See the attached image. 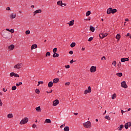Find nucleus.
Listing matches in <instances>:
<instances>
[{"mask_svg":"<svg viewBox=\"0 0 131 131\" xmlns=\"http://www.w3.org/2000/svg\"><path fill=\"white\" fill-rule=\"evenodd\" d=\"M82 51H84L85 50V48H82Z\"/></svg>","mask_w":131,"mask_h":131,"instance_id":"0e129e2a","label":"nucleus"},{"mask_svg":"<svg viewBox=\"0 0 131 131\" xmlns=\"http://www.w3.org/2000/svg\"><path fill=\"white\" fill-rule=\"evenodd\" d=\"M76 44L75 43V42H72L70 46L71 48H74V46L76 45Z\"/></svg>","mask_w":131,"mask_h":131,"instance_id":"7c9ffc66","label":"nucleus"},{"mask_svg":"<svg viewBox=\"0 0 131 131\" xmlns=\"http://www.w3.org/2000/svg\"><path fill=\"white\" fill-rule=\"evenodd\" d=\"M126 61V60L125 59V58H121V62H125Z\"/></svg>","mask_w":131,"mask_h":131,"instance_id":"79ce46f5","label":"nucleus"},{"mask_svg":"<svg viewBox=\"0 0 131 131\" xmlns=\"http://www.w3.org/2000/svg\"><path fill=\"white\" fill-rule=\"evenodd\" d=\"M0 106H3V102H2V100L0 98Z\"/></svg>","mask_w":131,"mask_h":131,"instance_id":"603ef678","label":"nucleus"},{"mask_svg":"<svg viewBox=\"0 0 131 131\" xmlns=\"http://www.w3.org/2000/svg\"><path fill=\"white\" fill-rule=\"evenodd\" d=\"M66 6V4H63V3L61 4V7H65Z\"/></svg>","mask_w":131,"mask_h":131,"instance_id":"864d4df0","label":"nucleus"},{"mask_svg":"<svg viewBox=\"0 0 131 131\" xmlns=\"http://www.w3.org/2000/svg\"><path fill=\"white\" fill-rule=\"evenodd\" d=\"M74 115H78V113H74Z\"/></svg>","mask_w":131,"mask_h":131,"instance_id":"e2e57ef3","label":"nucleus"},{"mask_svg":"<svg viewBox=\"0 0 131 131\" xmlns=\"http://www.w3.org/2000/svg\"><path fill=\"white\" fill-rule=\"evenodd\" d=\"M125 21H126V22H127V21H128V18H126V19H125Z\"/></svg>","mask_w":131,"mask_h":131,"instance_id":"338daca9","label":"nucleus"},{"mask_svg":"<svg viewBox=\"0 0 131 131\" xmlns=\"http://www.w3.org/2000/svg\"><path fill=\"white\" fill-rule=\"evenodd\" d=\"M36 48H37V45L36 44L32 45L31 47V50H33V49H36Z\"/></svg>","mask_w":131,"mask_h":131,"instance_id":"a211bd4d","label":"nucleus"},{"mask_svg":"<svg viewBox=\"0 0 131 131\" xmlns=\"http://www.w3.org/2000/svg\"><path fill=\"white\" fill-rule=\"evenodd\" d=\"M6 10H7V11H10L11 8L10 7H7Z\"/></svg>","mask_w":131,"mask_h":131,"instance_id":"5fc2aeb1","label":"nucleus"},{"mask_svg":"<svg viewBox=\"0 0 131 131\" xmlns=\"http://www.w3.org/2000/svg\"><path fill=\"white\" fill-rule=\"evenodd\" d=\"M45 122H47V123H51V122H52V121H51V120L50 119H47L45 120Z\"/></svg>","mask_w":131,"mask_h":131,"instance_id":"bb28decb","label":"nucleus"},{"mask_svg":"<svg viewBox=\"0 0 131 131\" xmlns=\"http://www.w3.org/2000/svg\"><path fill=\"white\" fill-rule=\"evenodd\" d=\"M17 87L16 86H13L12 87V91H15V90H16Z\"/></svg>","mask_w":131,"mask_h":131,"instance_id":"4c0bfd02","label":"nucleus"},{"mask_svg":"<svg viewBox=\"0 0 131 131\" xmlns=\"http://www.w3.org/2000/svg\"><path fill=\"white\" fill-rule=\"evenodd\" d=\"M105 119H107V120H110L111 118L110 117H109V116H106L105 117Z\"/></svg>","mask_w":131,"mask_h":131,"instance_id":"c9c22d12","label":"nucleus"},{"mask_svg":"<svg viewBox=\"0 0 131 131\" xmlns=\"http://www.w3.org/2000/svg\"><path fill=\"white\" fill-rule=\"evenodd\" d=\"M14 49H15V46H14V45H11L8 47L9 51H13Z\"/></svg>","mask_w":131,"mask_h":131,"instance_id":"1a4fd4ad","label":"nucleus"},{"mask_svg":"<svg viewBox=\"0 0 131 131\" xmlns=\"http://www.w3.org/2000/svg\"><path fill=\"white\" fill-rule=\"evenodd\" d=\"M8 118H13V114H9L7 115Z\"/></svg>","mask_w":131,"mask_h":131,"instance_id":"a878e982","label":"nucleus"},{"mask_svg":"<svg viewBox=\"0 0 131 131\" xmlns=\"http://www.w3.org/2000/svg\"><path fill=\"white\" fill-rule=\"evenodd\" d=\"M112 11V8H110L107 9L106 13L108 14V15H110V14H111Z\"/></svg>","mask_w":131,"mask_h":131,"instance_id":"ddd939ff","label":"nucleus"},{"mask_svg":"<svg viewBox=\"0 0 131 131\" xmlns=\"http://www.w3.org/2000/svg\"><path fill=\"white\" fill-rule=\"evenodd\" d=\"M37 112H41V108H40V106H38L35 108Z\"/></svg>","mask_w":131,"mask_h":131,"instance_id":"6ab92c4d","label":"nucleus"},{"mask_svg":"<svg viewBox=\"0 0 131 131\" xmlns=\"http://www.w3.org/2000/svg\"><path fill=\"white\" fill-rule=\"evenodd\" d=\"M107 35H108V34H107V33L100 34L99 37H100V38L103 39V38H104V37H106V36H107Z\"/></svg>","mask_w":131,"mask_h":131,"instance_id":"6e6552de","label":"nucleus"},{"mask_svg":"<svg viewBox=\"0 0 131 131\" xmlns=\"http://www.w3.org/2000/svg\"><path fill=\"white\" fill-rule=\"evenodd\" d=\"M41 12V10H40V9H38V10H37L35 11L34 12V16H35L36 14H39Z\"/></svg>","mask_w":131,"mask_h":131,"instance_id":"4468645a","label":"nucleus"},{"mask_svg":"<svg viewBox=\"0 0 131 131\" xmlns=\"http://www.w3.org/2000/svg\"><path fill=\"white\" fill-rule=\"evenodd\" d=\"M63 2H62V1H58V2H57V5H58V6H60V7H61V6H62V3Z\"/></svg>","mask_w":131,"mask_h":131,"instance_id":"5701e85b","label":"nucleus"},{"mask_svg":"<svg viewBox=\"0 0 131 131\" xmlns=\"http://www.w3.org/2000/svg\"><path fill=\"white\" fill-rule=\"evenodd\" d=\"M65 85H70V82H66L65 83Z\"/></svg>","mask_w":131,"mask_h":131,"instance_id":"de8ad7c7","label":"nucleus"},{"mask_svg":"<svg viewBox=\"0 0 131 131\" xmlns=\"http://www.w3.org/2000/svg\"><path fill=\"white\" fill-rule=\"evenodd\" d=\"M6 30L7 31H9V32H10V30L9 29H6Z\"/></svg>","mask_w":131,"mask_h":131,"instance_id":"680f3d73","label":"nucleus"},{"mask_svg":"<svg viewBox=\"0 0 131 131\" xmlns=\"http://www.w3.org/2000/svg\"><path fill=\"white\" fill-rule=\"evenodd\" d=\"M22 85V82H19L18 83H16V86H19V85Z\"/></svg>","mask_w":131,"mask_h":131,"instance_id":"e433bc0d","label":"nucleus"},{"mask_svg":"<svg viewBox=\"0 0 131 131\" xmlns=\"http://www.w3.org/2000/svg\"><path fill=\"white\" fill-rule=\"evenodd\" d=\"M14 29H11L10 31V32H11V33H14Z\"/></svg>","mask_w":131,"mask_h":131,"instance_id":"3c124183","label":"nucleus"},{"mask_svg":"<svg viewBox=\"0 0 131 131\" xmlns=\"http://www.w3.org/2000/svg\"><path fill=\"white\" fill-rule=\"evenodd\" d=\"M68 24H69L70 26H73V25H74V20H71Z\"/></svg>","mask_w":131,"mask_h":131,"instance_id":"2eb2a0df","label":"nucleus"},{"mask_svg":"<svg viewBox=\"0 0 131 131\" xmlns=\"http://www.w3.org/2000/svg\"><path fill=\"white\" fill-rule=\"evenodd\" d=\"M125 112V111H123V110H121V113H122V115H123V113Z\"/></svg>","mask_w":131,"mask_h":131,"instance_id":"13d9d810","label":"nucleus"},{"mask_svg":"<svg viewBox=\"0 0 131 131\" xmlns=\"http://www.w3.org/2000/svg\"><path fill=\"white\" fill-rule=\"evenodd\" d=\"M10 76L11 77H13V76H15V73L12 72L10 74Z\"/></svg>","mask_w":131,"mask_h":131,"instance_id":"473e14b6","label":"nucleus"},{"mask_svg":"<svg viewBox=\"0 0 131 131\" xmlns=\"http://www.w3.org/2000/svg\"><path fill=\"white\" fill-rule=\"evenodd\" d=\"M53 58H58L59 57V54L58 53H55L53 55Z\"/></svg>","mask_w":131,"mask_h":131,"instance_id":"4be33fe9","label":"nucleus"},{"mask_svg":"<svg viewBox=\"0 0 131 131\" xmlns=\"http://www.w3.org/2000/svg\"><path fill=\"white\" fill-rule=\"evenodd\" d=\"M90 93H92V88L91 86L88 87V89L84 91V95H86V94H90Z\"/></svg>","mask_w":131,"mask_h":131,"instance_id":"39448f33","label":"nucleus"},{"mask_svg":"<svg viewBox=\"0 0 131 131\" xmlns=\"http://www.w3.org/2000/svg\"><path fill=\"white\" fill-rule=\"evenodd\" d=\"M62 74H63L62 70L60 71H57V75L58 76H61V75H62Z\"/></svg>","mask_w":131,"mask_h":131,"instance_id":"dca6fc26","label":"nucleus"},{"mask_svg":"<svg viewBox=\"0 0 131 131\" xmlns=\"http://www.w3.org/2000/svg\"><path fill=\"white\" fill-rule=\"evenodd\" d=\"M73 62H75V61H73V59L70 61L71 64H73Z\"/></svg>","mask_w":131,"mask_h":131,"instance_id":"bf43d9fd","label":"nucleus"},{"mask_svg":"<svg viewBox=\"0 0 131 131\" xmlns=\"http://www.w3.org/2000/svg\"><path fill=\"white\" fill-rule=\"evenodd\" d=\"M112 65H114L115 67H116V61L114 60L112 62Z\"/></svg>","mask_w":131,"mask_h":131,"instance_id":"72a5a7b5","label":"nucleus"},{"mask_svg":"<svg viewBox=\"0 0 131 131\" xmlns=\"http://www.w3.org/2000/svg\"><path fill=\"white\" fill-rule=\"evenodd\" d=\"M64 126H65V124H62L60 126V128H63V127H64Z\"/></svg>","mask_w":131,"mask_h":131,"instance_id":"4d7b16f0","label":"nucleus"},{"mask_svg":"<svg viewBox=\"0 0 131 131\" xmlns=\"http://www.w3.org/2000/svg\"><path fill=\"white\" fill-rule=\"evenodd\" d=\"M91 15V11H88L86 13V17H88V16H90Z\"/></svg>","mask_w":131,"mask_h":131,"instance_id":"2f4dec72","label":"nucleus"},{"mask_svg":"<svg viewBox=\"0 0 131 131\" xmlns=\"http://www.w3.org/2000/svg\"><path fill=\"white\" fill-rule=\"evenodd\" d=\"M57 52V48H55L53 49V53H56Z\"/></svg>","mask_w":131,"mask_h":131,"instance_id":"c03bdc74","label":"nucleus"},{"mask_svg":"<svg viewBox=\"0 0 131 131\" xmlns=\"http://www.w3.org/2000/svg\"><path fill=\"white\" fill-rule=\"evenodd\" d=\"M95 71H97V68L95 66H92L90 68V72L94 73Z\"/></svg>","mask_w":131,"mask_h":131,"instance_id":"423d86ee","label":"nucleus"},{"mask_svg":"<svg viewBox=\"0 0 131 131\" xmlns=\"http://www.w3.org/2000/svg\"><path fill=\"white\" fill-rule=\"evenodd\" d=\"M116 75H117V76H119V77H121V76H122V73H117L116 74Z\"/></svg>","mask_w":131,"mask_h":131,"instance_id":"cd10ccee","label":"nucleus"},{"mask_svg":"<svg viewBox=\"0 0 131 131\" xmlns=\"http://www.w3.org/2000/svg\"><path fill=\"white\" fill-rule=\"evenodd\" d=\"M65 67L67 69H69L70 68V65L65 66Z\"/></svg>","mask_w":131,"mask_h":131,"instance_id":"8fccbe9b","label":"nucleus"},{"mask_svg":"<svg viewBox=\"0 0 131 131\" xmlns=\"http://www.w3.org/2000/svg\"><path fill=\"white\" fill-rule=\"evenodd\" d=\"M14 76L15 77H19V75H18V74H14Z\"/></svg>","mask_w":131,"mask_h":131,"instance_id":"09e8293b","label":"nucleus"},{"mask_svg":"<svg viewBox=\"0 0 131 131\" xmlns=\"http://www.w3.org/2000/svg\"><path fill=\"white\" fill-rule=\"evenodd\" d=\"M69 54H70V55H72V54H73V51H70L69 52Z\"/></svg>","mask_w":131,"mask_h":131,"instance_id":"6e6d98bb","label":"nucleus"},{"mask_svg":"<svg viewBox=\"0 0 131 131\" xmlns=\"http://www.w3.org/2000/svg\"><path fill=\"white\" fill-rule=\"evenodd\" d=\"M83 125L85 127V128H90V127H92V124L90 121L83 123Z\"/></svg>","mask_w":131,"mask_h":131,"instance_id":"f257e3e1","label":"nucleus"},{"mask_svg":"<svg viewBox=\"0 0 131 131\" xmlns=\"http://www.w3.org/2000/svg\"><path fill=\"white\" fill-rule=\"evenodd\" d=\"M16 16H17L16 13H11L10 14V18L11 19H15V18H16Z\"/></svg>","mask_w":131,"mask_h":131,"instance_id":"9b49d317","label":"nucleus"},{"mask_svg":"<svg viewBox=\"0 0 131 131\" xmlns=\"http://www.w3.org/2000/svg\"><path fill=\"white\" fill-rule=\"evenodd\" d=\"M54 85V83L52 81H50L48 83V88H52Z\"/></svg>","mask_w":131,"mask_h":131,"instance_id":"f3484780","label":"nucleus"},{"mask_svg":"<svg viewBox=\"0 0 131 131\" xmlns=\"http://www.w3.org/2000/svg\"><path fill=\"white\" fill-rule=\"evenodd\" d=\"M63 130H64V131H69V126H66L64 128Z\"/></svg>","mask_w":131,"mask_h":131,"instance_id":"c85d7f7f","label":"nucleus"},{"mask_svg":"<svg viewBox=\"0 0 131 131\" xmlns=\"http://www.w3.org/2000/svg\"><path fill=\"white\" fill-rule=\"evenodd\" d=\"M26 34L27 35L28 34H30V30H27L26 31Z\"/></svg>","mask_w":131,"mask_h":131,"instance_id":"58836bf2","label":"nucleus"},{"mask_svg":"<svg viewBox=\"0 0 131 131\" xmlns=\"http://www.w3.org/2000/svg\"><path fill=\"white\" fill-rule=\"evenodd\" d=\"M93 37H91L90 38H89L88 41H92V40H93Z\"/></svg>","mask_w":131,"mask_h":131,"instance_id":"49530a36","label":"nucleus"},{"mask_svg":"<svg viewBox=\"0 0 131 131\" xmlns=\"http://www.w3.org/2000/svg\"><path fill=\"white\" fill-rule=\"evenodd\" d=\"M38 85H37V86H38L40 84V83L41 84H42L43 83V81H38Z\"/></svg>","mask_w":131,"mask_h":131,"instance_id":"a19ab883","label":"nucleus"},{"mask_svg":"<svg viewBox=\"0 0 131 131\" xmlns=\"http://www.w3.org/2000/svg\"><path fill=\"white\" fill-rule=\"evenodd\" d=\"M124 126H125V128L126 129H127V128H128V127H130V126H131V124L129 122L126 123L124 125Z\"/></svg>","mask_w":131,"mask_h":131,"instance_id":"0eeeda50","label":"nucleus"},{"mask_svg":"<svg viewBox=\"0 0 131 131\" xmlns=\"http://www.w3.org/2000/svg\"><path fill=\"white\" fill-rule=\"evenodd\" d=\"M48 56H51V53L49 52H47L46 54V57H48Z\"/></svg>","mask_w":131,"mask_h":131,"instance_id":"f704fd0d","label":"nucleus"},{"mask_svg":"<svg viewBox=\"0 0 131 131\" xmlns=\"http://www.w3.org/2000/svg\"><path fill=\"white\" fill-rule=\"evenodd\" d=\"M124 126L123 125L121 124L120 125V127H118L117 128V129H118L119 130H122V128H123Z\"/></svg>","mask_w":131,"mask_h":131,"instance_id":"aec40b11","label":"nucleus"},{"mask_svg":"<svg viewBox=\"0 0 131 131\" xmlns=\"http://www.w3.org/2000/svg\"><path fill=\"white\" fill-rule=\"evenodd\" d=\"M125 59H126V61H128V60H129L128 58H126Z\"/></svg>","mask_w":131,"mask_h":131,"instance_id":"774afa93","label":"nucleus"},{"mask_svg":"<svg viewBox=\"0 0 131 131\" xmlns=\"http://www.w3.org/2000/svg\"><path fill=\"white\" fill-rule=\"evenodd\" d=\"M23 66V64L22 63H18L14 67V68L15 69H20V68H22Z\"/></svg>","mask_w":131,"mask_h":131,"instance_id":"f03ea898","label":"nucleus"},{"mask_svg":"<svg viewBox=\"0 0 131 131\" xmlns=\"http://www.w3.org/2000/svg\"><path fill=\"white\" fill-rule=\"evenodd\" d=\"M117 12V10L116 9H113L112 8V14H115Z\"/></svg>","mask_w":131,"mask_h":131,"instance_id":"b1692460","label":"nucleus"},{"mask_svg":"<svg viewBox=\"0 0 131 131\" xmlns=\"http://www.w3.org/2000/svg\"><path fill=\"white\" fill-rule=\"evenodd\" d=\"M58 104H59V100L58 99L54 100L53 102V106H57Z\"/></svg>","mask_w":131,"mask_h":131,"instance_id":"9d476101","label":"nucleus"},{"mask_svg":"<svg viewBox=\"0 0 131 131\" xmlns=\"http://www.w3.org/2000/svg\"><path fill=\"white\" fill-rule=\"evenodd\" d=\"M3 92H7V89H5V88H4V89H3Z\"/></svg>","mask_w":131,"mask_h":131,"instance_id":"052dcab7","label":"nucleus"},{"mask_svg":"<svg viewBox=\"0 0 131 131\" xmlns=\"http://www.w3.org/2000/svg\"><path fill=\"white\" fill-rule=\"evenodd\" d=\"M121 86L124 89H127V85L126 84V82L125 81H122L121 83Z\"/></svg>","mask_w":131,"mask_h":131,"instance_id":"20e7f679","label":"nucleus"},{"mask_svg":"<svg viewBox=\"0 0 131 131\" xmlns=\"http://www.w3.org/2000/svg\"><path fill=\"white\" fill-rule=\"evenodd\" d=\"M35 93H36V94H39V93H40L39 90L36 89Z\"/></svg>","mask_w":131,"mask_h":131,"instance_id":"37998d69","label":"nucleus"},{"mask_svg":"<svg viewBox=\"0 0 131 131\" xmlns=\"http://www.w3.org/2000/svg\"><path fill=\"white\" fill-rule=\"evenodd\" d=\"M101 60L102 61H105V60H106V57H105V56H103L102 58H101Z\"/></svg>","mask_w":131,"mask_h":131,"instance_id":"a18cd8bd","label":"nucleus"},{"mask_svg":"<svg viewBox=\"0 0 131 131\" xmlns=\"http://www.w3.org/2000/svg\"><path fill=\"white\" fill-rule=\"evenodd\" d=\"M90 28L91 31H92V32H95V27H93V26H90Z\"/></svg>","mask_w":131,"mask_h":131,"instance_id":"412c9836","label":"nucleus"},{"mask_svg":"<svg viewBox=\"0 0 131 131\" xmlns=\"http://www.w3.org/2000/svg\"><path fill=\"white\" fill-rule=\"evenodd\" d=\"M115 98H116V94H114L112 95V100H114V99H115Z\"/></svg>","mask_w":131,"mask_h":131,"instance_id":"c756f323","label":"nucleus"},{"mask_svg":"<svg viewBox=\"0 0 131 131\" xmlns=\"http://www.w3.org/2000/svg\"><path fill=\"white\" fill-rule=\"evenodd\" d=\"M33 128H35L36 127H37V126L35 124H33L32 126Z\"/></svg>","mask_w":131,"mask_h":131,"instance_id":"ea45409f","label":"nucleus"},{"mask_svg":"<svg viewBox=\"0 0 131 131\" xmlns=\"http://www.w3.org/2000/svg\"><path fill=\"white\" fill-rule=\"evenodd\" d=\"M57 82H59V78H55L53 80V83H57Z\"/></svg>","mask_w":131,"mask_h":131,"instance_id":"f8f14e48","label":"nucleus"},{"mask_svg":"<svg viewBox=\"0 0 131 131\" xmlns=\"http://www.w3.org/2000/svg\"><path fill=\"white\" fill-rule=\"evenodd\" d=\"M130 35V34L129 33H127L126 35V36H129Z\"/></svg>","mask_w":131,"mask_h":131,"instance_id":"69168bd1","label":"nucleus"},{"mask_svg":"<svg viewBox=\"0 0 131 131\" xmlns=\"http://www.w3.org/2000/svg\"><path fill=\"white\" fill-rule=\"evenodd\" d=\"M116 38L118 39V40H119V39H120V34H117L116 36Z\"/></svg>","mask_w":131,"mask_h":131,"instance_id":"393cba45","label":"nucleus"},{"mask_svg":"<svg viewBox=\"0 0 131 131\" xmlns=\"http://www.w3.org/2000/svg\"><path fill=\"white\" fill-rule=\"evenodd\" d=\"M28 118H25L20 121V124H25L28 122Z\"/></svg>","mask_w":131,"mask_h":131,"instance_id":"7ed1b4c3","label":"nucleus"}]
</instances>
